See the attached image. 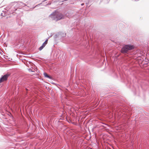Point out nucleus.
Here are the masks:
<instances>
[{"mask_svg": "<svg viewBox=\"0 0 149 149\" xmlns=\"http://www.w3.org/2000/svg\"><path fill=\"white\" fill-rule=\"evenodd\" d=\"M10 75V74L8 73L6 74L3 76L0 79V83H1L6 81Z\"/></svg>", "mask_w": 149, "mask_h": 149, "instance_id": "7ed1b4c3", "label": "nucleus"}, {"mask_svg": "<svg viewBox=\"0 0 149 149\" xmlns=\"http://www.w3.org/2000/svg\"><path fill=\"white\" fill-rule=\"evenodd\" d=\"M48 39H47L44 42V43L45 45H46L47 43V42H48Z\"/></svg>", "mask_w": 149, "mask_h": 149, "instance_id": "423d86ee", "label": "nucleus"}, {"mask_svg": "<svg viewBox=\"0 0 149 149\" xmlns=\"http://www.w3.org/2000/svg\"><path fill=\"white\" fill-rule=\"evenodd\" d=\"M134 46L132 45H125L122 48L121 51L123 53H127L129 50H132L134 48Z\"/></svg>", "mask_w": 149, "mask_h": 149, "instance_id": "f03ea898", "label": "nucleus"}, {"mask_svg": "<svg viewBox=\"0 0 149 149\" xmlns=\"http://www.w3.org/2000/svg\"><path fill=\"white\" fill-rule=\"evenodd\" d=\"M50 17L53 20L57 21L64 18V16L60 13H53L50 16Z\"/></svg>", "mask_w": 149, "mask_h": 149, "instance_id": "f257e3e1", "label": "nucleus"}, {"mask_svg": "<svg viewBox=\"0 0 149 149\" xmlns=\"http://www.w3.org/2000/svg\"><path fill=\"white\" fill-rule=\"evenodd\" d=\"M44 47H43L42 46V45L39 48V50H42L43 49V48Z\"/></svg>", "mask_w": 149, "mask_h": 149, "instance_id": "39448f33", "label": "nucleus"}, {"mask_svg": "<svg viewBox=\"0 0 149 149\" xmlns=\"http://www.w3.org/2000/svg\"><path fill=\"white\" fill-rule=\"evenodd\" d=\"M84 5V4H83V3H82V4H81V5Z\"/></svg>", "mask_w": 149, "mask_h": 149, "instance_id": "1a4fd4ad", "label": "nucleus"}, {"mask_svg": "<svg viewBox=\"0 0 149 149\" xmlns=\"http://www.w3.org/2000/svg\"><path fill=\"white\" fill-rule=\"evenodd\" d=\"M46 45H45L44 43H43V44H42V46H43V47H45V46Z\"/></svg>", "mask_w": 149, "mask_h": 149, "instance_id": "6e6552de", "label": "nucleus"}, {"mask_svg": "<svg viewBox=\"0 0 149 149\" xmlns=\"http://www.w3.org/2000/svg\"><path fill=\"white\" fill-rule=\"evenodd\" d=\"M48 39H47L44 42V43L45 45H46L47 43V42H48Z\"/></svg>", "mask_w": 149, "mask_h": 149, "instance_id": "0eeeda50", "label": "nucleus"}, {"mask_svg": "<svg viewBox=\"0 0 149 149\" xmlns=\"http://www.w3.org/2000/svg\"><path fill=\"white\" fill-rule=\"evenodd\" d=\"M44 75L45 77L48 78L49 79L51 78V77L49 76V75H48V74L46 73H45V72L44 73Z\"/></svg>", "mask_w": 149, "mask_h": 149, "instance_id": "20e7f679", "label": "nucleus"}]
</instances>
